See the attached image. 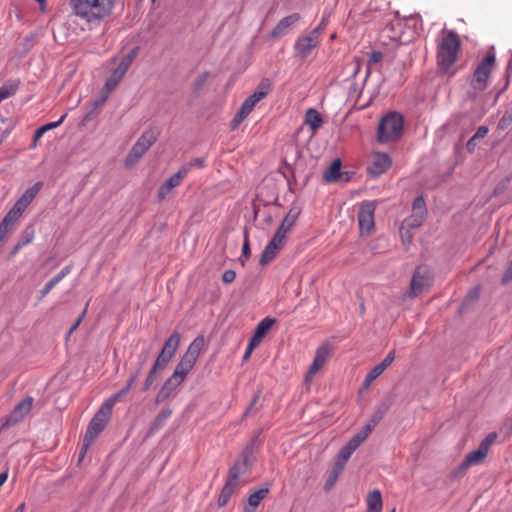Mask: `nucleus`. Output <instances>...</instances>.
<instances>
[{"instance_id": "47", "label": "nucleus", "mask_w": 512, "mask_h": 512, "mask_svg": "<svg viewBox=\"0 0 512 512\" xmlns=\"http://www.w3.org/2000/svg\"><path fill=\"white\" fill-rule=\"evenodd\" d=\"M329 14L323 15L322 20L320 21L319 25L314 28L311 32L314 33L316 36L321 38V34L325 31L327 23L329 21Z\"/></svg>"}, {"instance_id": "24", "label": "nucleus", "mask_w": 512, "mask_h": 512, "mask_svg": "<svg viewBox=\"0 0 512 512\" xmlns=\"http://www.w3.org/2000/svg\"><path fill=\"white\" fill-rule=\"evenodd\" d=\"M299 19L300 15L298 13H293L282 18L271 31V36L274 38L280 37L289 27L298 22Z\"/></svg>"}, {"instance_id": "64", "label": "nucleus", "mask_w": 512, "mask_h": 512, "mask_svg": "<svg viewBox=\"0 0 512 512\" xmlns=\"http://www.w3.org/2000/svg\"><path fill=\"white\" fill-rule=\"evenodd\" d=\"M244 512H254V509H250L248 507H245Z\"/></svg>"}, {"instance_id": "56", "label": "nucleus", "mask_w": 512, "mask_h": 512, "mask_svg": "<svg viewBox=\"0 0 512 512\" xmlns=\"http://www.w3.org/2000/svg\"><path fill=\"white\" fill-rule=\"evenodd\" d=\"M512 121V113L506 112L499 121V127L501 129L506 128Z\"/></svg>"}, {"instance_id": "5", "label": "nucleus", "mask_w": 512, "mask_h": 512, "mask_svg": "<svg viewBox=\"0 0 512 512\" xmlns=\"http://www.w3.org/2000/svg\"><path fill=\"white\" fill-rule=\"evenodd\" d=\"M404 120L401 114L390 112L384 116L378 125V140L381 143L393 141L400 137Z\"/></svg>"}, {"instance_id": "59", "label": "nucleus", "mask_w": 512, "mask_h": 512, "mask_svg": "<svg viewBox=\"0 0 512 512\" xmlns=\"http://www.w3.org/2000/svg\"><path fill=\"white\" fill-rule=\"evenodd\" d=\"M511 280H512V260H511L509 267L507 268V270L505 271V273L503 275L502 282L508 283Z\"/></svg>"}, {"instance_id": "6", "label": "nucleus", "mask_w": 512, "mask_h": 512, "mask_svg": "<svg viewBox=\"0 0 512 512\" xmlns=\"http://www.w3.org/2000/svg\"><path fill=\"white\" fill-rule=\"evenodd\" d=\"M204 345V338L199 336L195 338L189 345L185 354L181 357L179 363L176 365L174 370V374L177 375L182 380H185L187 375L195 366L201 350Z\"/></svg>"}, {"instance_id": "33", "label": "nucleus", "mask_w": 512, "mask_h": 512, "mask_svg": "<svg viewBox=\"0 0 512 512\" xmlns=\"http://www.w3.org/2000/svg\"><path fill=\"white\" fill-rule=\"evenodd\" d=\"M279 251L280 249H278L274 243L269 242L261 255L260 264L267 265L270 263L276 257Z\"/></svg>"}, {"instance_id": "48", "label": "nucleus", "mask_w": 512, "mask_h": 512, "mask_svg": "<svg viewBox=\"0 0 512 512\" xmlns=\"http://www.w3.org/2000/svg\"><path fill=\"white\" fill-rule=\"evenodd\" d=\"M395 358V352L394 351H390L386 357L379 363L377 364L381 369L382 371L384 372L390 365L391 363L393 362Z\"/></svg>"}, {"instance_id": "46", "label": "nucleus", "mask_w": 512, "mask_h": 512, "mask_svg": "<svg viewBox=\"0 0 512 512\" xmlns=\"http://www.w3.org/2000/svg\"><path fill=\"white\" fill-rule=\"evenodd\" d=\"M66 117H67V114L65 113L60 117V119L58 121L50 122V123H47V124L39 127L40 132L45 134L47 131L57 128L58 126H60L63 123V121L65 120Z\"/></svg>"}, {"instance_id": "58", "label": "nucleus", "mask_w": 512, "mask_h": 512, "mask_svg": "<svg viewBox=\"0 0 512 512\" xmlns=\"http://www.w3.org/2000/svg\"><path fill=\"white\" fill-rule=\"evenodd\" d=\"M86 311H87V306L85 307V309L83 310V312L81 313L79 318L76 320V322L70 328L68 335H71L77 329V327L80 325L81 321L83 320V318L86 314Z\"/></svg>"}, {"instance_id": "40", "label": "nucleus", "mask_w": 512, "mask_h": 512, "mask_svg": "<svg viewBox=\"0 0 512 512\" xmlns=\"http://www.w3.org/2000/svg\"><path fill=\"white\" fill-rule=\"evenodd\" d=\"M18 90V84L17 83H9L4 84L0 87V97L5 100L11 96H13Z\"/></svg>"}, {"instance_id": "43", "label": "nucleus", "mask_w": 512, "mask_h": 512, "mask_svg": "<svg viewBox=\"0 0 512 512\" xmlns=\"http://www.w3.org/2000/svg\"><path fill=\"white\" fill-rule=\"evenodd\" d=\"M413 212H417L418 214L426 215V207L425 200L422 196L417 197L413 201Z\"/></svg>"}, {"instance_id": "37", "label": "nucleus", "mask_w": 512, "mask_h": 512, "mask_svg": "<svg viewBox=\"0 0 512 512\" xmlns=\"http://www.w3.org/2000/svg\"><path fill=\"white\" fill-rule=\"evenodd\" d=\"M41 187V182L35 183L32 187L28 188L20 198L29 205L32 202V200L37 196Z\"/></svg>"}, {"instance_id": "27", "label": "nucleus", "mask_w": 512, "mask_h": 512, "mask_svg": "<svg viewBox=\"0 0 512 512\" xmlns=\"http://www.w3.org/2000/svg\"><path fill=\"white\" fill-rule=\"evenodd\" d=\"M149 350H144L139 355V363L137 369L130 375L126 385L124 386L125 389L129 392L137 383L138 377L141 373L142 368L146 364L148 358H149Z\"/></svg>"}, {"instance_id": "45", "label": "nucleus", "mask_w": 512, "mask_h": 512, "mask_svg": "<svg viewBox=\"0 0 512 512\" xmlns=\"http://www.w3.org/2000/svg\"><path fill=\"white\" fill-rule=\"evenodd\" d=\"M286 236L282 232L276 231L270 243H274L278 249H282L286 243Z\"/></svg>"}, {"instance_id": "51", "label": "nucleus", "mask_w": 512, "mask_h": 512, "mask_svg": "<svg viewBox=\"0 0 512 512\" xmlns=\"http://www.w3.org/2000/svg\"><path fill=\"white\" fill-rule=\"evenodd\" d=\"M383 58V53L381 51H373L370 54L369 60H368V66H372L374 64L379 63Z\"/></svg>"}, {"instance_id": "49", "label": "nucleus", "mask_w": 512, "mask_h": 512, "mask_svg": "<svg viewBox=\"0 0 512 512\" xmlns=\"http://www.w3.org/2000/svg\"><path fill=\"white\" fill-rule=\"evenodd\" d=\"M488 128L486 126H480L475 134L471 137V139L468 141L467 145L470 146V143H472L476 139H482L486 137L488 134Z\"/></svg>"}, {"instance_id": "15", "label": "nucleus", "mask_w": 512, "mask_h": 512, "mask_svg": "<svg viewBox=\"0 0 512 512\" xmlns=\"http://www.w3.org/2000/svg\"><path fill=\"white\" fill-rule=\"evenodd\" d=\"M374 211H375V205L372 202L364 203L359 208L358 223H359L360 233L362 235H364V234L368 235L374 229V226H375Z\"/></svg>"}, {"instance_id": "12", "label": "nucleus", "mask_w": 512, "mask_h": 512, "mask_svg": "<svg viewBox=\"0 0 512 512\" xmlns=\"http://www.w3.org/2000/svg\"><path fill=\"white\" fill-rule=\"evenodd\" d=\"M34 399L30 396L20 401L14 409L0 420L6 428L11 427L22 421L31 411Z\"/></svg>"}, {"instance_id": "8", "label": "nucleus", "mask_w": 512, "mask_h": 512, "mask_svg": "<svg viewBox=\"0 0 512 512\" xmlns=\"http://www.w3.org/2000/svg\"><path fill=\"white\" fill-rule=\"evenodd\" d=\"M496 432L489 433L479 444L476 450L469 452L458 467L460 473H464L469 467L482 463L489 452L490 446L497 440Z\"/></svg>"}, {"instance_id": "55", "label": "nucleus", "mask_w": 512, "mask_h": 512, "mask_svg": "<svg viewBox=\"0 0 512 512\" xmlns=\"http://www.w3.org/2000/svg\"><path fill=\"white\" fill-rule=\"evenodd\" d=\"M205 166V160L203 158H194L188 164L183 167H189V171L193 167L203 168Z\"/></svg>"}, {"instance_id": "18", "label": "nucleus", "mask_w": 512, "mask_h": 512, "mask_svg": "<svg viewBox=\"0 0 512 512\" xmlns=\"http://www.w3.org/2000/svg\"><path fill=\"white\" fill-rule=\"evenodd\" d=\"M173 356L174 355L164 349L161 350L144 381L142 387L143 391H148L150 389L154 381L157 379V373L165 368Z\"/></svg>"}, {"instance_id": "23", "label": "nucleus", "mask_w": 512, "mask_h": 512, "mask_svg": "<svg viewBox=\"0 0 512 512\" xmlns=\"http://www.w3.org/2000/svg\"><path fill=\"white\" fill-rule=\"evenodd\" d=\"M301 210L299 207H291L282 220L279 228L277 231L282 232L283 234L287 235V233L292 229V227L295 225L296 221L298 220L300 216Z\"/></svg>"}, {"instance_id": "39", "label": "nucleus", "mask_w": 512, "mask_h": 512, "mask_svg": "<svg viewBox=\"0 0 512 512\" xmlns=\"http://www.w3.org/2000/svg\"><path fill=\"white\" fill-rule=\"evenodd\" d=\"M426 215L418 214L417 212H413L411 216L405 219L404 225L408 228H417L422 225Z\"/></svg>"}, {"instance_id": "42", "label": "nucleus", "mask_w": 512, "mask_h": 512, "mask_svg": "<svg viewBox=\"0 0 512 512\" xmlns=\"http://www.w3.org/2000/svg\"><path fill=\"white\" fill-rule=\"evenodd\" d=\"M354 448L351 447L348 443L341 449L338 458L336 461L342 463L343 465H346L347 461L351 457V455L354 453Z\"/></svg>"}, {"instance_id": "9", "label": "nucleus", "mask_w": 512, "mask_h": 512, "mask_svg": "<svg viewBox=\"0 0 512 512\" xmlns=\"http://www.w3.org/2000/svg\"><path fill=\"white\" fill-rule=\"evenodd\" d=\"M495 60V55L488 53L476 66L470 81V85L475 91L482 92L487 88Z\"/></svg>"}, {"instance_id": "29", "label": "nucleus", "mask_w": 512, "mask_h": 512, "mask_svg": "<svg viewBox=\"0 0 512 512\" xmlns=\"http://www.w3.org/2000/svg\"><path fill=\"white\" fill-rule=\"evenodd\" d=\"M341 166V160L339 158L334 159L331 165L324 172L325 181L329 183L338 181L342 176Z\"/></svg>"}, {"instance_id": "17", "label": "nucleus", "mask_w": 512, "mask_h": 512, "mask_svg": "<svg viewBox=\"0 0 512 512\" xmlns=\"http://www.w3.org/2000/svg\"><path fill=\"white\" fill-rule=\"evenodd\" d=\"M173 356L174 355L164 349L161 350L144 381L142 387L143 391H148L150 389L154 381L157 379V373L165 368Z\"/></svg>"}, {"instance_id": "62", "label": "nucleus", "mask_w": 512, "mask_h": 512, "mask_svg": "<svg viewBox=\"0 0 512 512\" xmlns=\"http://www.w3.org/2000/svg\"><path fill=\"white\" fill-rule=\"evenodd\" d=\"M7 479H8V471H4V472L0 473V488L7 481Z\"/></svg>"}, {"instance_id": "26", "label": "nucleus", "mask_w": 512, "mask_h": 512, "mask_svg": "<svg viewBox=\"0 0 512 512\" xmlns=\"http://www.w3.org/2000/svg\"><path fill=\"white\" fill-rule=\"evenodd\" d=\"M366 512H382L383 500L381 492L375 489L366 496Z\"/></svg>"}, {"instance_id": "32", "label": "nucleus", "mask_w": 512, "mask_h": 512, "mask_svg": "<svg viewBox=\"0 0 512 512\" xmlns=\"http://www.w3.org/2000/svg\"><path fill=\"white\" fill-rule=\"evenodd\" d=\"M371 426H364L361 431L354 435L348 444L356 450L371 434Z\"/></svg>"}, {"instance_id": "54", "label": "nucleus", "mask_w": 512, "mask_h": 512, "mask_svg": "<svg viewBox=\"0 0 512 512\" xmlns=\"http://www.w3.org/2000/svg\"><path fill=\"white\" fill-rule=\"evenodd\" d=\"M235 278H236V273L234 270H226L222 274V281L226 284H230V283L234 282Z\"/></svg>"}, {"instance_id": "30", "label": "nucleus", "mask_w": 512, "mask_h": 512, "mask_svg": "<svg viewBox=\"0 0 512 512\" xmlns=\"http://www.w3.org/2000/svg\"><path fill=\"white\" fill-rule=\"evenodd\" d=\"M171 415L172 410L170 408L162 409L155 417L150 427V433H154L161 429L164 426L165 422L171 417Z\"/></svg>"}, {"instance_id": "7", "label": "nucleus", "mask_w": 512, "mask_h": 512, "mask_svg": "<svg viewBox=\"0 0 512 512\" xmlns=\"http://www.w3.org/2000/svg\"><path fill=\"white\" fill-rule=\"evenodd\" d=\"M158 135V131L153 128L144 131L127 154L125 165L130 167L136 164L157 141Z\"/></svg>"}, {"instance_id": "20", "label": "nucleus", "mask_w": 512, "mask_h": 512, "mask_svg": "<svg viewBox=\"0 0 512 512\" xmlns=\"http://www.w3.org/2000/svg\"><path fill=\"white\" fill-rule=\"evenodd\" d=\"M392 165V160L386 153L376 152L372 155L371 163L368 166V173L377 177L385 173Z\"/></svg>"}, {"instance_id": "38", "label": "nucleus", "mask_w": 512, "mask_h": 512, "mask_svg": "<svg viewBox=\"0 0 512 512\" xmlns=\"http://www.w3.org/2000/svg\"><path fill=\"white\" fill-rule=\"evenodd\" d=\"M128 393L127 389L124 387L120 389L117 393L110 396L103 404L102 406L112 412V409L114 405L120 400V398Z\"/></svg>"}, {"instance_id": "35", "label": "nucleus", "mask_w": 512, "mask_h": 512, "mask_svg": "<svg viewBox=\"0 0 512 512\" xmlns=\"http://www.w3.org/2000/svg\"><path fill=\"white\" fill-rule=\"evenodd\" d=\"M180 343V334L178 332H173L170 337L165 341L162 349L175 355L177 348Z\"/></svg>"}, {"instance_id": "11", "label": "nucleus", "mask_w": 512, "mask_h": 512, "mask_svg": "<svg viewBox=\"0 0 512 512\" xmlns=\"http://www.w3.org/2000/svg\"><path fill=\"white\" fill-rule=\"evenodd\" d=\"M268 86H261L257 91H255L252 95L247 97L242 103L239 111L234 116L231 121V128L236 129L244 119L253 111L255 105L264 99L268 94Z\"/></svg>"}, {"instance_id": "22", "label": "nucleus", "mask_w": 512, "mask_h": 512, "mask_svg": "<svg viewBox=\"0 0 512 512\" xmlns=\"http://www.w3.org/2000/svg\"><path fill=\"white\" fill-rule=\"evenodd\" d=\"M323 123V117L316 109L309 108L306 110L304 115V124L309 127L312 134H315Z\"/></svg>"}, {"instance_id": "21", "label": "nucleus", "mask_w": 512, "mask_h": 512, "mask_svg": "<svg viewBox=\"0 0 512 512\" xmlns=\"http://www.w3.org/2000/svg\"><path fill=\"white\" fill-rule=\"evenodd\" d=\"M183 382L184 380L173 373L162 385L157 394L156 401L162 402L166 400Z\"/></svg>"}, {"instance_id": "36", "label": "nucleus", "mask_w": 512, "mask_h": 512, "mask_svg": "<svg viewBox=\"0 0 512 512\" xmlns=\"http://www.w3.org/2000/svg\"><path fill=\"white\" fill-rule=\"evenodd\" d=\"M268 493V488H261L255 491L254 493L250 494L248 498L249 505L252 506L253 508H256L261 503V501L267 496Z\"/></svg>"}, {"instance_id": "60", "label": "nucleus", "mask_w": 512, "mask_h": 512, "mask_svg": "<svg viewBox=\"0 0 512 512\" xmlns=\"http://www.w3.org/2000/svg\"><path fill=\"white\" fill-rule=\"evenodd\" d=\"M10 228L3 222L0 223V241L3 240Z\"/></svg>"}, {"instance_id": "57", "label": "nucleus", "mask_w": 512, "mask_h": 512, "mask_svg": "<svg viewBox=\"0 0 512 512\" xmlns=\"http://www.w3.org/2000/svg\"><path fill=\"white\" fill-rule=\"evenodd\" d=\"M260 344H258L257 342L253 341L252 339H250L247 347H246V350H245V353H244V359H248L251 355V353L253 352V350L255 348H257Z\"/></svg>"}, {"instance_id": "4", "label": "nucleus", "mask_w": 512, "mask_h": 512, "mask_svg": "<svg viewBox=\"0 0 512 512\" xmlns=\"http://www.w3.org/2000/svg\"><path fill=\"white\" fill-rule=\"evenodd\" d=\"M112 412L105 409L103 406L95 413L91 419L83 440L82 449L79 455V460H82L90 446V444L97 438V436L105 429L110 421Z\"/></svg>"}, {"instance_id": "28", "label": "nucleus", "mask_w": 512, "mask_h": 512, "mask_svg": "<svg viewBox=\"0 0 512 512\" xmlns=\"http://www.w3.org/2000/svg\"><path fill=\"white\" fill-rule=\"evenodd\" d=\"M69 273L70 267L66 266L57 275L51 278L40 291L39 300H42L44 297H46L49 294V292Z\"/></svg>"}, {"instance_id": "10", "label": "nucleus", "mask_w": 512, "mask_h": 512, "mask_svg": "<svg viewBox=\"0 0 512 512\" xmlns=\"http://www.w3.org/2000/svg\"><path fill=\"white\" fill-rule=\"evenodd\" d=\"M433 283L432 271L429 267L418 266L410 281V297H417L429 290Z\"/></svg>"}, {"instance_id": "50", "label": "nucleus", "mask_w": 512, "mask_h": 512, "mask_svg": "<svg viewBox=\"0 0 512 512\" xmlns=\"http://www.w3.org/2000/svg\"><path fill=\"white\" fill-rule=\"evenodd\" d=\"M28 207V204L24 202L21 198H19L13 207L11 208L14 212H16L19 216L22 215V213L26 210Z\"/></svg>"}, {"instance_id": "44", "label": "nucleus", "mask_w": 512, "mask_h": 512, "mask_svg": "<svg viewBox=\"0 0 512 512\" xmlns=\"http://www.w3.org/2000/svg\"><path fill=\"white\" fill-rule=\"evenodd\" d=\"M19 218L20 216L12 209H10L8 213L5 215L2 222L11 229V227L17 222Z\"/></svg>"}, {"instance_id": "63", "label": "nucleus", "mask_w": 512, "mask_h": 512, "mask_svg": "<svg viewBox=\"0 0 512 512\" xmlns=\"http://www.w3.org/2000/svg\"><path fill=\"white\" fill-rule=\"evenodd\" d=\"M359 69H360V63H359V61L357 60V61H356V68H355V72H354V73H355V74H356V73H358Z\"/></svg>"}, {"instance_id": "3", "label": "nucleus", "mask_w": 512, "mask_h": 512, "mask_svg": "<svg viewBox=\"0 0 512 512\" xmlns=\"http://www.w3.org/2000/svg\"><path fill=\"white\" fill-rule=\"evenodd\" d=\"M251 470L248 449L244 450L229 469L228 478L218 497V505L225 506L234 492L240 487V476L248 474Z\"/></svg>"}, {"instance_id": "61", "label": "nucleus", "mask_w": 512, "mask_h": 512, "mask_svg": "<svg viewBox=\"0 0 512 512\" xmlns=\"http://www.w3.org/2000/svg\"><path fill=\"white\" fill-rule=\"evenodd\" d=\"M44 135V133L40 132L39 128L35 131L33 136V143L32 147L35 148L37 146L38 141L41 139V137Z\"/></svg>"}, {"instance_id": "31", "label": "nucleus", "mask_w": 512, "mask_h": 512, "mask_svg": "<svg viewBox=\"0 0 512 512\" xmlns=\"http://www.w3.org/2000/svg\"><path fill=\"white\" fill-rule=\"evenodd\" d=\"M371 426H364L361 431L354 435L348 444L356 450L371 434Z\"/></svg>"}, {"instance_id": "25", "label": "nucleus", "mask_w": 512, "mask_h": 512, "mask_svg": "<svg viewBox=\"0 0 512 512\" xmlns=\"http://www.w3.org/2000/svg\"><path fill=\"white\" fill-rule=\"evenodd\" d=\"M276 320L274 318L266 317L262 319L256 326L255 331L251 339L258 344H261L264 337L270 331Z\"/></svg>"}, {"instance_id": "1", "label": "nucleus", "mask_w": 512, "mask_h": 512, "mask_svg": "<svg viewBox=\"0 0 512 512\" xmlns=\"http://www.w3.org/2000/svg\"><path fill=\"white\" fill-rule=\"evenodd\" d=\"M118 0H70L72 14L90 28L110 17Z\"/></svg>"}, {"instance_id": "34", "label": "nucleus", "mask_w": 512, "mask_h": 512, "mask_svg": "<svg viewBox=\"0 0 512 512\" xmlns=\"http://www.w3.org/2000/svg\"><path fill=\"white\" fill-rule=\"evenodd\" d=\"M344 467H345V465H343L342 463H340L338 461L335 462L333 469L331 470L330 475L325 484V488L327 490H329L335 484L339 475L344 470Z\"/></svg>"}, {"instance_id": "53", "label": "nucleus", "mask_w": 512, "mask_h": 512, "mask_svg": "<svg viewBox=\"0 0 512 512\" xmlns=\"http://www.w3.org/2000/svg\"><path fill=\"white\" fill-rule=\"evenodd\" d=\"M250 254H251V250H250L249 236H248V233L246 232L245 235H244V243H243V247H242V256L247 259V258L250 257Z\"/></svg>"}, {"instance_id": "14", "label": "nucleus", "mask_w": 512, "mask_h": 512, "mask_svg": "<svg viewBox=\"0 0 512 512\" xmlns=\"http://www.w3.org/2000/svg\"><path fill=\"white\" fill-rule=\"evenodd\" d=\"M331 356V348L328 343L320 345L315 353L313 362L305 376L306 381H311L316 374L324 367Z\"/></svg>"}, {"instance_id": "41", "label": "nucleus", "mask_w": 512, "mask_h": 512, "mask_svg": "<svg viewBox=\"0 0 512 512\" xmlns=\"http://www.w3.org/2000/svg\"><path fill=\"white\" fill-rule=\"evenodd\" d=\"M383 373L382 369L376 365L374 368H372L364 379V386L369 387L371 383L377 379L381 374Z\"/></svg>"}, {"instance_id": "52", "label": "nucleus", "mask_w": 512, "mask_h": 512, "mask_svg": "<svg viewBox=\"0 0 512 512\" xmlns=\"http://www.w3.org/2000/svg\"><path fill=\"white\" fill-rule=\"evenodd\" d=\"M384 411H377L373 414L370 422L366 426H371V431L375 428V426L380 422L383 418Z\"/></svg>"}, {"instance_id": "19", "label": "nucleus", "mask_w": 512, "mask_h": 512, "mask_svg": "<svg viewBox=\"0 0 512 512\" xmlns=\"http://www.w3.org/2000/svg\"><path fill=\"white\" fill-rule=\"evenodd\" d=\"M320 41L321 38L310 32L308 35L299 37L295 41L294 50L298 55L306 58L320 44Z\"/></svg>"}, {"instance_id": "13", "label": "nucleus", "mask_w": 512, "mask_h": 512, "mask_svg": "<svg viewBox=\"0 0 512 512\" xmlns=\"http://www.w3.org/2000/svg\"><path fill=\"white\" fill-rule=\"evenodd\" d=\"M133 60V54L127 55L118 65V67L113 71L111 76L106 80L104 91L105 95L103 96L101 102H104L108 96V94L113 91L116 86L119 84L122 77L127 72L131 62Z\"/></svg>"}, {"instance_id": "2", "label": "nucleus", "mask_w": 512, "mask_h": 512, "mask_svg": "<svg viewBox=\"0 0 512 512\" xmlns=\"http://www.w3.org/2000/svg\"><path fill=\"white\" fill-rule=\"evenodd\" d=\"M460 49L459 35L453 30H443L437 45V65L442 73H447L457 62Z\"/></svg>"}, {"instance_id": "16", "label": "nucleus", "mask_w": 512, "mask_h": 512, "mask_svg": "<svg viewBox=\"0 0 512 512\" xmlns=\"http://www.w3.org/2000/svg\"><path fill=\"white\" fill-rule=\"evenodd\" d=\"M188 173L189 167H181L175 174H173L165 182H163L157 191L158 200H165L174 188L180 186V184L182 183V181L184 180Z\"/></svg>"}]
</instances>
